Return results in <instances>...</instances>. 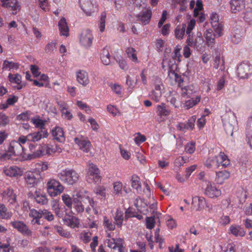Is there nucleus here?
Returning <instances> with one entry per match:
<instances>
[{
	"instance_id": "nucleus-30",
	"label": "nucleus",
	"mask_w": 252,
	"mask_h": 252,
	"mask_svg": "<svg viewBox=\"0 0 252 252\" xmlns=\"http://www.w3.org/2000/svg\"><path fill=\"white\" fill-rule=\"evenodd\" d=\"M34 198L36 202L41 205L48 203V200L47 196L41 189H37L34 192Z\"/></svg>"
},
{
	"instance_id": "nucleus-9",
	"label": "nucleus",
	"mask_w": 252,
	"mask_h": 252,
	"mask_svg": "<svg viewBox=\"0 0 252 252\" xmlns=\"http://www.w3.org/2000/svg\"><path fill=\"white\" fill-rule=\"evenodd\" d=\"M154 87V89L149 93V96L152 100L158 102L160 100L164 92L163 85L161 81L156 79Z\"/></svg>"
},
{
	"instance_id": "nucleus-29",
	"label": "nucleus",
	"mask_w": 252,
	"mask_h": 252,
	"mask_svg": "<svg viewBox=\"0 0 252 252\" xmlns=\"http://www.w3.org/2000/svg\"><path fill=\"white\" fill-rule=\"evenodd\" d=\"M50 167V164L46 161H39L35 163L33 172L36 175L40 176L41 173L47 170Z\"/></svg>"
},
{
	"instance_id": "nucleus-40",
	"label": "nucleus",
	"mask_w": 252,
	"mask_h": 252,
	"mask_svg": "<svg viewBox=\"0 0 252 252\" xmlns=\"http://www.w3.org/2000/svg\"><path fill=\"white\" fill-rule=\"evenodd\" d=\"M113 194L114 195L120 196L122 195L123 190L125 188L123 185L120 181H115L113 184Z\"/></svg>"
},
{
	"instance_id": "nucleus-42",
	"label": "nucleus",
	"mask_w": 252,
	"mask_h": 252,
	"mask_svg": "<svg viewBox=\"0 0 252 252\" xmlns=\"http://www.w3.org/2000/svg\"><path fill=\"white\" fill-rule=\"evenodd\" d=\"M229 231L235 236L243 237L246 232L240 226L232 225L229 228Z\"/></svg>"
},
{
	"instance_id": "nucleus-5",
	"label": "nucleus",
	"mask_w": 252,
	"mask_h": 252,
	"mask_svg": "<svg viewBox=\"0 0 252 252\" xmlns=\"http://www.w3.org/2000/svg\"><path fill=\"white\" fill-rule=\"evenodd\" d=\"M64 187L58 180L51 179L48 180L46 183V190L48 195L55 197L63 193Z\"/></svg>"
},
{
	"instance_id": "nucleus-22",
	"label": "nucleus",
	"mask_w": 252,
	"mask_h": 252,
	"mask_svg": "<svg viewBox=\"0 0 252 252\" xmlns=\"http://www.w3.org/2000/svg\"><path fill=\"white\" fill-rule=\"evenodd\" d=\"M77 82L83 87H86L90 83L89 75L87 72L79 70L76 72Z\"/></svg>"
},
{
	"instance_id": "nucleus-36",
	"label": "nucleus",
	"mask_w": 252,
	"mask_h": 252,
	"mask_svg": "<svg viewBox=\"0 0 252 252\" xmlns=\"http://www.w3.org/2000/svg\"><path fill=\"white\" fill-rule=\"evenodd\" d=\"M42 210L37 211L32 209L31 210L29 216L33 218L32 222V223L40 224L39 219L42 218Z\"/></svg>"
},
{
	"instance_id": "nucleus-55",
	"label": "nucleus",
	"mask_w": 252,
	"mask_h": 252,
	"mask_svg": "<svg viewBox=\"0 0 252 252\" xmlns=\"http://www.w3.org/2000/svg\"><path fill=\"white\" fill-rule=\"evenodd\" d=\"M181 91L182 95L184 96L186 95L188 97H189L190 95L195 92L194 90V87L192 85H189L181 87Z\"/></svg>"
},
{
	"instance_id": "nucleus-20",
	"label": "nucleus",
	"mask_w": 252,
	"mask_h": 252,
	"mask_svg": "<svg viewBox=\"0 0 252 252\" xmlns=\"http://www.w3.org/2000/svg\"><path fill=\"white\" fill-rule=\"evenodd\" d=\"M93 36L91 32L87 30L83 31L80 36V42L84 47H89L92 44Z\"/></svg>"
},
{
	"instance_id": "nucleus-43",
	"label": "nucleus",
	"mask_w": 252,
	"mask_h": 252,
	"mask_svg": "<svg viewBox=\"0 0 252 252\" xmlns=\"http://www.w3.org/2000/svg\"><path fill=\"white\" fill-rule=\"evenodd\" d=\"M186 25L185 24H182L181 26H178L175 30V35L177 39H182L183 38L185 33Z\"/></svg>"
},
{
	"instance_id": "nucleus-13",
	"label": "nucleus",
	"mask_w": 252,
	"mask_h": 252,
	"mask_svg": "<svg viewBox=\"0 0 252 252\" xmlns=\"http://www.w3.org/2000/svg\"><path fill=\"white\" fill-rule=\"evenodd\" d=\"M74 142L82 152L88 153L92 148V145L88 138L83 135H78L74 138Z\"/></svg>"
},
{
	"instance_id": "nucleus-56",
	"label": "nucleus",
	"mask_w": 252,
	"mask_h": 252,
	"mask_svg": "<svg viewBox=\"0 0 252 252\" xmlns=\"http://www.w3.org/2000/svg\"><path fill=\"white\" fill-rule=\"evenodd\" d=\"M112 91L119 96L122 95V87L117 83H111L109 85Z\"/></svg>"
},
{
	"instance_id": "nucleus-21",
	"label": "nucleus",
	"mask_w": 252,
	"mask_h": 252,
	"mask_svg": "<svg viewBox=\"0 0 252 252\" xmlns=\"http://www.w3.org/2000/svg\"><path fill=\"white\" fill-rule=\"evenodd\" d=\"M49 135L46 129H40V130L29 133L28 134L30 142H36L40 141L42 138H47Z\"/></svg>"
},
{
	"instance_id": "nucleus-11",
	"label": "nucleus",
	"mask_w": 252,
	"mask_h": 252,
	"mask_svg": "<svg viewBox=\"0 0 252 252\" xmlns=\"http://www.w3.org/2000/svg\"><path fill=\"white\" fill-rule=\"evenodd\" d=\"M2 173L9 178L18 179L23 175L24 170L17 165H7L3 167Z\"/></svg>"
},
{
	"instance_id": "nucleus-8",
	"label": "nucleus",
	"mask_w": 252,
	"mask_h": 252,
	"mask_svg": "<svg viewBox=\"0 0 252 252\" xmlns=\"http://www.w3.org/2000/svg\"><path fill=\"white\" fill-rule=\"evenodd\" d=\"M157 120L158 122H163L168 118L172 113L169 106L165 103L158 104L156 107Z\"/></svg>"
},
{
	"instance_id": "nucleus-26",
	"label": "nucleus",
	"mask_w": 252,
	"mask_h": 252,
	"mask_svg": "<svg viewBox=\"0 0 252 252\" xmlns=\"http://www.w3.org/2000/svg\"><path fill=\"white\" fill-rule=\"evenodd\" d=\"M230 177V172L226 170L216 172L215 182L217 184L221 185Z\"/></svg>"
},
{
	"instance_id": "nucleus-14",
	"label": "nucleus",
	"mask_w": 252,
	"mask_h": 252,
	"mask_svg": "<svg viewBox=\"0 0 252 252\" xmlns=\"http://www.w3.org/2000/svg\"><path fill=\"white\" fill-rule=\"evenodd\" d=\"M237 73L241 78H248L252 74V65L248 62H243L238 65Z\"/></svg>"
},
{
	"instance_id": "nucleus-15",
	"label": "nucleus",
	"mask_w": 252,
	"mask_h": 252,
	"mask_svg": "<svg viewBox=\"0 0 252 252\" xmlns=\"http://www.w3.org/2000/svg\"><path fill=\"white\" fill-rule=\"evenodd\" d=\"M187 44L188 46L193 47L198 51H203L205 47L204 40L200 32L197 33L196 37L193 39L192 35L188 36Z\"/></svg>"
},
{
	"instance_id": "nucleus-63",
	"label": "nucleus",
	"mask_w": 252,
	"mask_h": 252,
	"mask_svg": "<svg viewBox=\"0 0 252 252\" xmlns=\"http://www.w3.org/2000/svg\"><path fill=\"white\" fill-rule=\"evenodd\" d=\"M32 113L31 111H26L23 112L17 116V119L23 121H28L32 118Z\"/></svg>"
},
{
	"instance_id": "nucleus-39",
	"label": "nucleus",
	"mask_w": 252,
	"mask_h": 252,
	"mask_svg": "<svg viewBox=\"0 0 252 252\" xmlns=\"http://www.w3.org/2000/svg\"><path fill=\"white\" fill-rule=\"evenodd\" d=\"M200 100L201 96L197 95L194 98L186 100L184 103V107L187 109H189L197 105L200 101Z\"/></svg>"
},
{
	"instance_id": "nucleus-47",
	"label": "nucleus",
	"mask_w": 252,
	"mask_h": 252,
	"mask_svg": "<svg viewBox=\"0 0 252 252\" xmlns=\"http://www.w3.org/2000/svg\"><path fill=\"white\" fill-rule=\"evenodd\" d=\"M247 138L248 143L252 149V117L248 122Z\"/></svg>"
},
{
	"instance_id": "nucleus-58",
	"label": "nucleus",
	"mask_w": 252,
	"mask_h": 252,
	"mask_svg": "<svg viewBox=\"0 0 252 252\" xmlns=\"http://www.w3.org/2000/svg\"><path fill=\"white\" fill-rule=\"evenodd\" d=\"M196 149V143L194 141H190L188 143L185 147L186 153L189 154L194 153Z\"/></svg>"
},
{
	"instance_id": "nucleus-28",
	"label": "nucleus",
	"mask_w": 252,
	"mask_h": 252,
	"mask_svg": "<svg viewBox=\"0 0 252 252\" xmlns=\"http://www.w3.org/2000/svg\"><path fill=\"white\" fill-rule=\"evenodd\" d=\"M51 134L54 139L60 142L65 141L64 132L63 129L60 126H55L51 130Z\"/></svg>"
},
{
	"instance_id": "nucleus-44",
	"label": "nucleus",
	"mask_w": 252,
	"mask_h": 252,
	"mask_svg": "<svg viewBox=\"0 0 252 252\" xmlns=\"http://www.w3.org/2000/svg\"><path fill=\"white\" fill-rule=\"evenodd\" d=\"M12 213L9 212L6 207L2 204H0V219L8 220L11 218Z\"/></svg>"
},
{
	"instance_id": "nucleus-48",
	"label": "nucleus",
	"mask_w": 252,
	"mask_h": 252,
	"mask_svg": "<svg viewBox=\"0 0 252 252\" xmlns=\"http://www.w3.org/2000/svg\"><path fill=\"white\" fill-rule=\"evenodd\" d=\"M137 76L134 75H127L126 79V84L130 89L134 88L137 83Z\"/></svg>"
},
{
	"instance_id": "nucleus-51",
	"label": "nucleus",
	"mask_w": 252,
	"mask_h": 252,
	"mask_svg": "<svg viewBox=\"0 0 252 252\" xmlns=\"http://www.w3.org/2000/svg\"><path fill=\"white\" fill-rule=\"evenodd\" d=\"M100 58L103 64L108 65L110 63V57L107 49L104 48L103 50Z\"/></svg>"
},
{
	"instance_id": "nucleus-3",
	"label": "nucleus",
	"mask_w": 252,
	"mask_h": 252,
	"mask_svg": "<svg viewBox=\"0 0 252 252\" xmlns=\"http://www.w3.org/2000/svg\"><path fill=\"white\" fill-rule=\"evenodd\" d=\"M35 148V145L30 144L29 146L31 154V160L36 158H40L45 155H51L56 153H61L62 148L58 145H50L49 144L42 143L39 145L38 148L34 151Z\"/></svg>"
},
{
	"instance_id": "nucleus-62",
	"label": "nucleus",
	"mask_w": 252,
	"mask_h": 252,
	"mask_svg": "<svg viewBox=\"0 0 252 252\" xmlns=\"http://www.w3.org/2000/svg\"><path fill=\"white\" fill-rule=\"evenodd\" d=\"M76 104L80 109L84 110L86 113L88 114L91 113V109L85 102L81 100H77Z\"/></svg>"
},
{
	"instance_id": "nucleus-2",
	"label": "nucleus",
	"mask_w": 252,
	"mask_h": 252,
	"mask_svg": "<svg viewBox=\"0 0 252 252\" xmlns=\"http://www.w3.org/2000/svg\"><path fill=\"white\" fill-rule=\"evenodd\" d=\"M31 154H26L23 146L16 141H12L6 153L1 156L3 160L11 159L18 161L31 160Z\"/></svg>"
},
{
	"instance_id": "nucleus-17",
	"label": "nucleus",
	"mask_w": 252,
	"mask_h": 252,
	"mask_svg": "<svg viewBox=\"0 0 252 252\" xmlns=\"http://www.w3.org/2000/svg\"><path fill=\"white\" fill-rule=\"evenodd\" d=\"M73 199L80 201H83L84 198L87 199L90 206L93 208L94 206V199L91 197L90 193L83 189L76 190L74 192V194L73 195Z\"/></svg>"
},
{
	"instance_id": "nucleus-37",
	"label": "nucleus",
	"mask_w": 252,
	"mask_h": 252,
	"mask_svg": "<svg viewBox=\"0 0 252 252\" xmlns=\"http://www.w3.org/2000/svg\"><path fill=\"white\" fill-rule=\"evenodd\" d=\"M8 78L10 83L19 85L17 88V89L20 90L23 88V86L21 85L22 77L20 75L18 74L9 73Z\"/></svg>"
},
{
	"instance_id": "nucleus-45",
	"label": "nucleus",
	"mask_w": 252,
	"mask_h": 252,
	"mask_svg": "<svg viewBox=\"0 0 252 252\" xmlns=\"http://www.w3.org/2000/svg\"><path fill=\"white\" fill-rule=\"evenodd\" d=\"M204 36L206 39V43L209 47H212L215 42V35L212 33L210 29L207 30L204 33Z\"/></svg>"
},
{
	"instance_id": "nucleus-19",
	"label": "nucleus",
	"mask_w": 252,
	"mask_h": 252,
	"mask_svg": "<svg viewBox=\"0 0 252 252\" xmlns=\"http://www.w3.org/2000/svg\"><path fill=\"white\" fill-rule=\"evenodd\" d=\"M152 10L150 7L145 8L144 10L138 14L136 17L137 20L143 25L148 24L151 20Z\"/></svg>"
},
{
	"instance_id": "nucleus-31",
	"label": "nucleus",
	"mask_w": 252,
	"mask_h": 252,
	"mask_svg": "<svg viewBox=\"0 0 252 252\" xmlns=\"http://www.w3.org/2000/svg\"><path fill=\"white\" fill-rule=\"evenodd\" d=\"M230 10L232 13H236L245 7L243 0H231L229 2Z\"/></svg>"
},
{
	"instance_id": "nucleus-34",
	"label": "nucleus",
	"mask_w": 252,
	"mask_h": 252,
	"mask_svg": "<svg viewBox=\"0 0 252 252\" xmlns=\"http://www.w3.org/2000/svg\"><path fill=\"white\" fill-rule=\"evenodd\" d=\"M60 32L61 35L67 36L68 35L69 29L64 18L60 19L58 23Z\"/></svg>"
},
{
	"instance_id": "nucleus-46",
	"label": "nucleus",
	"mask_w": 252,
	"mask_h": 252,
	"mask_svg": "<svg viewBox=\"0 0 252 252\" xmlns=\"http://www.w3.org/2000/svg\"><path fill=\"white\" fill-rule=\"evenodd\" d=\"M62 199L64 205L68 208L71 209L73 203V197H72L67 193H63L62 195Z\"/></svg>"
},
{
	"instance_id": "nucleus-59",
	"label": "nucleus",
	"mask_w": 252,
	"mask_h": 252,
	"mask_svg": "<svg viewBox=\"0 0 252 252\" xmlns=\"http://www.w3.org/2000/svg\"><path fill=\"white\" fill-rule=\"evenodd\" d=\"M120 153L121 157L123 159L126 160H128L131 158V154L127 149L122 147L121 146L119 147Z\"/></svg>"
},
{
	"instance_id": "nucleus-64",
	"label": "nucleus",
	"mask_w": 252,
	"mask_h": 252,
	"mask_svg": "<svg viewBox=\"0 0 252 252\" xmlns=\"http://www.w3.org/2000/svg\"><path fill=\"white\" fill-rule=\"evenodd\" d=\"M82 201L73 199V205L78 213H82L84 211V206L82 204Z\"/></svg>"
},
{
	"instance_id": "nucleus-16",
	"label": "nucleus",
	"mask_w": 252,
	"mask_h": 252,
	"mask_svg": "<svg viewBox=\"0 0 252 252\" xmlns=\"http://www.w3.org/2000/svg\"><path fill=\"white\" fill-rule=\"evenodd\" d=\"M210 20L212 26L218 36H220L222 34V26L219 21V16L215 12L210 14Z\"/></svg>"
},
{
	"instance_id": "nucleus-61",
	"label": "nucleus",
	"mask_w": 252,
	"mask_h": 252,
	"mask_svg": "<svg viewBox=\"0 0 252 252\" xmlns=\"http://www.w3.org/2000/svg\"><path fill=\"white\" fill-rule=\"evenodd\" d=\"M179 98V95L174 93L171 96H167V101L170 103L175 107L178 108L179 105H178V99Z\"/></svg>"
},
{
	"instance_id": "nucleus-52",
	"label": "nucleus",
	"mask_w": 252,
	"mask_h": 252,
	"mask_svg": "<svg viewBox=\"0 0 252 252\" xmlns=\"http://www.w3.org/2000/svg\"><path fill=\"white\" fill-rule=\"evenodd\" d=\"M95 194L100 199L106 196V188L103 186H98L94 190Z\"/></svg>"
},
{
	"instance_id": "nucleus-18",
	"label": "nucleus",
	"mask_w": 252,
	"mask_h": 252,
	"mask_svg": "<svg viewBox=\"0 0 252 252\" xmlns=\"http://www.w3.org/2000/svg\"><path fill=\"white\" fill-rule=\"evenodd\" d=\"M11 224L23 235L26 236H31L32 235V231L24 222L16 220L12 221Z\"/></svg>"
},
{
	"instance_id": "nucleus-57",
	"label": "nucleus",
	"mask_w": 252,
	"mask_h": 252,
	"mask_svg": "<svg viewBox=\"0 0 252 252\" xmlns=\"http://www.w3.org/2000/svg\"><path fill=\"white\" fill-rule=\"evenodd\" d=\"M214 67L216 69H220L223 70L224 69V61L223 59H221L220 56L216 57L213 63Z\"/></svg>"
},
{
	"instance_id": "nucleus-1",
	"label": "nucleus",
	"mask_w": 252,
	"mask_h": 252,
	"mask_svg": "<svg viewBox=\"0 0 252 252\" xmlns=\"http://www.w3.org/2000/svg\"><path fill=\"white\" fill-rule=\"evenodd\" d=\"M181 48L180 46H176L173 52V60L174 61L171 62L165 56L163 59L162 67L163 69H165L166 67H169L168 77L171 81H174L177 83L181 87V84L183 82V79L181 75L178 74L176 70L177 65L175 63L176 61L180 62Z\"/></svg>"
},
{
	"instance_id": "nucleus-32",
	"label": "nucleus",
	"mask_w": 252,
	"mask_h": 252,
	"mask_svg": "<svg viewBox=\"0 0 252 252\" xmlns=\"http://www.w3.org/2000/svg\"><path fill=\"white\" fill-rule=\"evenodd\" d=\"M63 221L65 224L73 228L78 227L80 224L79 220L73 216L66 215Z\"/></svg>"
},
{
	"instance_id": "nucleus-24",
	"label": "nucleus",
	"mask_w": 252,
	"mask_h": 252,
	"mask_svg": "<svg viewBox=\"0 0 252 252\" xmlns=\"http://www.w3.org/2000/svg\"><path fill=\"white\" fill-rule=\"evenodd\" d=\"M192 205L196 211H201L207 206L206 199L202 196H194L192 198Z\"/></svg>"
},
{
	"instance_id": "nucleus-25",
	"label": "nucleus",
	"mask_w": 252,
	"mask_h": 252,
	"mask_svg": "<svg viewBox=\"0 0 252 252\" xmlns=\"http://www.w3.org/2000/svg\"><path fill=\"white\" fill-rule=\"evenodd\" d=\"M56 103L60 107V109L62 113V116L66 120H71L73 117V115L71 111L68 109L69 107L68 104L63 101H57Z\"/></svg>"
},
{
	"instance_id": "nucleus-12",
	"label": "nucleus",
	"mask_w": 252,
	"mask_h": 252,
	"mask_svg": "<svg viewBox=\"0 0 252 252\" xmlns=\"http://www.w3.org/2000/svg\"><path fill=\"white\" fill-rule=\"evenodd\" d=\"M204 194L212 199H216L222 194L221 190L214 183L207 181L204 189Z\"/></svg>"
},
{
	"instance_id": "nucleus-10",
	"label": "nucleus",
	"mask_w": 252,
	"mask_h": 252,
	"mask_svg": "<svg viewBox=\"0 0 252 252\" xmlns=\"http://www.w3.org/2000/svg\"><path fill=\"white\" fill-rule=\"evenodd\" d=\"M79 4L81 9L88 16L92 15L98 10V4L96 0H79Z\"/></svg>"
},
{
	"instance_id": "nucleus-35",
	"label": "nucleus",
	"mask_w": 252,
	"mask_h": 252,
	"mask_svg": "<svg viewBox=\"0 0 252 252\" xmlns=\"http://www.w3.org/2000/svg\"><path fill=\"white\" fill-rule=\"evenodd\" d=\"M46 122L38 115H35L31 119V122L34 126L35 127L39 128L40 129H44L43 127L45 125Z\"/></svg>"
},
{
	"instance_id": "nucleus-7",
	"label": "nucleus",
	"mask_w": 252,
	"mask_h": 252,
	"mask_svg": "<svg viewBox=\"0 0 252 252\" xmlns=\"http://www.w3.org/2000/svg\"><path fill=\"white\" fill-rule=\"evenodd\" d=\"M100 172L97 166L93 164L90 163L86 170V180L89 183L93 182L99 183L101 181Z\"/></svg>"
},
{
	"instance_id": "nucleus-53",
	"label": "nucleus",
	"mask_w": 252,
	"mask_h": 252,
	"mask_svg": "<svg viewBox=\"0 0 252 252\" xmlns=\"http://www.w3.org/2000/svg\"><path fill=\"white\" fill-rule=\"evenodd\" d=\"M122 240L123 239L121 238L107 239H106L107 246L111 249H116L117 248V246H118V244L119 243H120L121 242H122Z\"/></svg>"
},
{
	"instance_id": "nucleus-27",
	"label": "nucleus",
	"mask_w": 252,
	"mask_h": 252,
	"mask_svg": "<svg viewBox=\"0 0 252 252\" xmlns=\"http://www.w3.org/2000/svg\"><path fill=\"white\" fill-rule=\"evenodd\" d=\"M2 200L7 201L10 204H14L16 202V195L13 193L12 189L8 188L5 189L1 193Z\"/></svg>"
},
{
	"instance_id": "nucleus-60",
	"label": "nucleus",
	"mask_w": 252,
	"mask_h": 252,
	"mask_svg": "<svg viewBox=\"0 0 252 252\" xmlns=\"http://www.w3.org/2000/svg\"><path fill=\"white\" fill-rule=\"evenodd\" d=\"M103 224L104 227L107 230L112 231L114 230L115 228V224L113 223L112 221L109 220L106 217H104L103 218Z\"/></svg>"
},
{
	"instance_id": "nucleus-38",
	"label": "nucleus",
	"mask_w": 252,
	"mask_h": 252,
	"mask_svg": "<svg viewBox=\"0 0 252 252\" xmlns=\"http://www.w3.org/2000/svg\"><path fill=\"white\" fill-rule=\"evenodd\" d=\"M20 64L18 63L4 60L2 64V68L5 70H17L19 68Z\"/></svg>"
},
{
	"instance_id": "nucleus-49",
	"label": "nucleus",
	"mask_w": 252,
	"mask_h": 252,
	"mask_svg": "<svg viewBox=\"0 0 252 252\" xmlns=\"http://www.w3.org/2000/svg\"><path fill=\"white\" fill-rule=\"evenodd\" d=\"M4 7L10 8L11 10L15 11L14 14H16L17 11H19L21 8V5L18 0H10L7 3V5Z\"/></svg>"
},
{
	"instance_id": "nucleus-41",
	"label": "nucleus",
	"mask_w": 252,
	"mask_h": 252,
	"mask_svg": "<svg viewBox=\"0 0 252 252\" xmlns=\"http://www.w3.org/2000/svg\"><path fill=\"white\" fill-rule=\"evenodd\" d=\"M126 52L127 54L128 58L134 63H138L139 61L137 58L136 50L132 47H128Z\"/></svg>"
},
{
	"instance_id": "nucleus-54",
	"label": "nucleus",
	"mask_w": 252,
	"mask_h": 252,
	"mask_svg": "<svg viewBox=\"0 0 252 252\" xmlns=\"http://www.w3.org/2000/svg\"><path fill=\"white\" fill-rule=\"evenodd\" d=\"M131 184L132 187L138 191L141 189V184L140 181V178L136 176L133 175L131 177Z\"/></svg>"
},
{
	"instance_id": "nucleus-4",
	"label": "nucleus",
	"mask_w": 252,
	"mask_h": 252,
	"mask_svg": "<svg viewBox=\"0 0 252 252\" xmlns=\"http://www.w3.org/2000/svg\"><path fill=\"white\" fill-rule=\"evenodd\" d=\"M229 164V159L222 152H220L218 156L209 157L205 162V165L208 168H218L220 165L225 167Z\"/></svg>"
},
{
	"instance_id": "nucleus-50",
	"label": "nucleus",
	"mask_w": 252,
	"mask_h": 252,
	"mask_svg": "<svg viewBox=\"0 0 252 252\" xmlns=\"http://www.w3.org/2000/svg\"><path fill=\"white\" fill-rule=\"evenodd\" d=\"M114 220L118 227H122L124 220L123 212L122 211L119 209L117 210L114 217Z\"/></svg>"
},
{
	"instance_id": "nucleus-6",
	"label": "nucleus",
	"mask_w": 252,
	"mask_h": 252,
	"mask_svg": "<svg viewBox=\"0 0 252 252\" xmlns=\"http://www.w3.org/2000/svg\"><path fill=\"white\" fill-rule=\"evenodd\" d=\"M60 179L68 185H73L76 183L79 179V174L73 169H65L60 174Z\"/></svg>"
},
{
	"instance_id": "nucleus-23",
	"label": "nucleus",
	"mask_w": 252,
	"mask_h": 252,
	"mask_svg": "<svg viewBox=\"0 0 252 252\" xmlns=\"http://www.w3.org/2000/svg\"><path fill=\"white\" fill-rule=\"evenodd\" d=\"M203 10L202 2L200 0H197L193 11V16L197 18V20L200 23L203 22L206 19L205 14L203 12Z\"/></svg>"
},
{
	"instance_id": "nucleus-33",
	"label": "nucleus",
	"mask_w": 252,
	"mask_h": 252,
	"mask_svg": "<svg viewBox=\"0 0 252 252\" xmlns=\"http://www.w3.org/2000/svg\"><path fill=\"white\" fill-rule=\"evenodd\" d=\"M33 171H30L27 172L25 175L26 183L30 187H35L39 182L38 179L35 177Z\"/></svg>"
}]
</instances>
